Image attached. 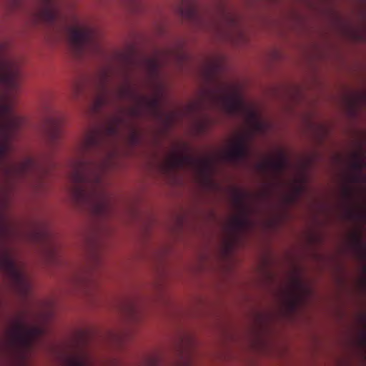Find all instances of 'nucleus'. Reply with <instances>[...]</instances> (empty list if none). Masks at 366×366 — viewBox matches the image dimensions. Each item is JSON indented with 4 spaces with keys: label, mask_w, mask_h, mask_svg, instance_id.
<instances>
[{
    "label": "nucleus",
    "mask_w": 366,
    "mask_h": 366,
    "mask_svg": "<svg viewBox=\"0 0 366 366\" xmlns=\"http://www.w3.org/2000/svg\"><path fill=\"white\" fill-rule=\"evenodd\" d=\"M362 286L363 288L366 287V264L362 265Z\"/></svg>",
    "instance_id": "nucleus-21"
},
{
    "label": "nucleus",
    "mask_w": 366,
    "mask_h": 366,
    "mask_svg": "<svg viewBox=\"0 0 366 366\" xmlns=\"http://www.w3.org/2000/svg\"><path fill=\"white\" fill-rule=\"evenodd\" d=\"M69 46L76 56L83 55L90 47L98 48L95 31L89 27H71L68 30Z\"/></svg>",
    "instance_id": "nucleus-6"
},
{
    "label": "nucleus",
    "mask_w": 366,
    "mask_h": 366,
    "mask_svg": "<svg viewBox=\"0 0 366 366\" xmlns=\"http://www.w3.org/2000/svg\"><path fill=\"white\" fill-rule=\"evenodd\" d=\"M296 197H292V200H294V199H295Z\"/></svg>",
    "instance_id": "nucleus-28"
},
{
    "label": "nucleus",
    "mask_w": 366,
    "mask_h": 366,
    "mask_svg": "<svg viewBox=\"0 0 366 366\" xmlns=\"http://www.w3.org/2000/svg\"><path fill=\"white\" fill-rule=\"evenodd\" d=\"M47 142L51 147H53L58 143L62 134L61 120L51 116L47 119Z\"/></svg>",
    "instance_id": "nucleus-12"
},
{
    "label": "nucleus",
    "mask_w": 366,
    "mask_h": 366,
    "mask_svg": "<svg viewBox=\"0 0 366 366\" xmlns=\"http://www.w3.org/2000/svg\"><path fill=\"white\" fill-rule=\"evenodd\" d=\"M287 166V159L283 154H280L277 159H269L258 165L263 172H271L276 175L282 174Z\"/></svg>",
    "instance_id": "nucleus-13"
},
{
    "label": "nucleus",
    "mask_w": 366,
    "mask_h": 366,
    "mask_svg": "<svg viewBox=\"0 0 366 366\" xmlns=\"http://www.w3.org/2000/svg\"><path fill=\"white\" fill-rule=\"evenodd\" d=\"M362 166H364V165H365V163H364V162H363V161H362Z\"/></svg>",
    "instance_id": "nucleus-27"
},
{
    "label": "nucleus",
    "mask_w": 366,
    "mask_h": 366,
    "mask_svg": "<svg viewBox=\"0 0 366 366\" xmlns=\"http://www.w3.org/2000/svg\"><path fill=\"white\" fill-rule=\"evenodd\" d=\"M118 96L121 99H126L135 97L137 94L129 85H124L119 88Z\"/></svg>",
    "instance_id": "nucleus-17"
},
{
    "label": "nucleus",
    "mask_w": 366,
    "mask_h": 366,
    "mask_svg": "<svg viewBox=\"0 0 366 366\" xmlns=\"http://www.w3.org/2000/svg\"><path fill=\"white\" fill-rule=\"evenodd\" d=\"M357 179L355 176H349L347 177V182L344 184L341 190V195L344 202V207L345 208L347 217L350 218L353 214L350 208V203L352 202L355 197V189L352 183Z\"/></svg>",
    "instance_id": "nucleus-11"
},
{
    "label": "nucleus",
    "mask_w": 366,
    "mask_h": 366,
    "mask_svg": "<svg viewBox=\"0 0 366 366\" xmlns=\"http://www.w3.org/2000/svg\"><path fill=\"white\" fill-rule=\"evenodd\" d=\"M5 228L0 221V269L4 271L16 290L23 296L31 290V284L25 273L16 264L10 250L4 245Z\"/></svg>",
    "instance_id": "nucleus-3"
},
{
    "label": "nucleus",
    "mask_w": 366,
    "mask_h": 366,
    "mask_svg": "<svg viewBox=\"0 0 366 366\" xmlns=\"http://www.w3.org/2000/svg\"><path fill=\"white\" fill-rule=\"evenodd\" d=\"M40 19L45 23L53 25L59 19V11L52 3L49 2L47 5L40 11Z\"/></svg>",
    "instance_id": "nucleus-15"
},
{
    "label": "nucleus",
    "mask_w": 366,
    "mask_h": 366,
    "mask_svg": "<svg viewBox=\"0 0 366 366\" xmlns=\"http://www.w3.org/2000/svg\"><path fill=\"white\" fill-rule=\"evenodd\" d=\"M162 167L167 173L184 168L194 169L202 177L208 179L212 162L209 159H198L189 154L174 152L165 157Z\"/></svg>",
    "instance_id": "nucleus-4"
},
{
    "label": "nucleus",
    "mask_w": 366,
    "mask_h": 366,
    "mask_svg": "<svg viewBox=\"0 0 366 366\" xmlns=\"http://www.w3.org/2000/svg\"><path fill=\"white\" fill-rule=\"evenodd\" d=\"M234 202L239 210V214L232 219L230 225L234 232L241 233L247 230L252 222L248 217V209L244 204V197L239 194H237Z\"/></svg>",
    "instance_id": "nucleus-9"
},
{
    "label": "nucleus",
    "mask_w": 366,
    "mask_h": 366,
    "mask_svg": "<svg viewBox=\"0 0 366 366\" xmlns=\"http://www.w3.org/2000/svg\"><path fill=\"white\" fill-rule=\"evenodd\" d=\"M139 105L131 108V114L134 117H139L141 115V106L144 105L150 110L156 111L159 105V100L157 97L147 98L145 97H138Z\"/></svg>",
    "instance_id": "nucleus-14"
},
{
    "label": "nucleus",
    "mask_w": 366,
    "mask_h": 366,
    "mask_svg": "<svg viewBox=\"0 0 366 366\" xmlns=\"http://www.w3.org/2000/svg\"><path fill=\"white\" fill-rule=\"evenodd\" d=\"M66 366H92V362L84 352L76 354L66 357Z\"/></svg>",
    "instance_id": "nucleus-16"
},
{
    "label": "nucleus",
    "mask_w": 366,
    "mask_h": 366,
    "mask_svg": "<svg viewBox=\"0 0 366 366\" xmlns=\"http://www.w3.org/2000/svg\"><path fill=\"white\" fill-rule=\"evenodd\" d=\"M73 90H74V95L77 96L81 92V84L79 82L75 83V84L74 85Z\"/></svg>",
    "instance_id": "nucleus-22"
},
{
    "label": "nucleus",
    "mask_w": 366,
    "mask_h": 366,
    "mask_svg": "<svg viewBox=\"0 0 366 366\" xmlns=\"http://www.w3.org/2000/svg\"><path fill=\"white\" fill-rule=\"evenodd\" d=\"M362 218L363 220H365L366 219V210L364 207H363L362 212Z\"/></svg>",
    "instance_id": "nucleus-25"
},
{
    "label": "nucleus",
    "mask_w": 366,
    "mask_h": 366,
    "mask_svg": "<svg viewBox=\"0 0 366 366\" xmlns=\"http://www.w3.org/2000/svg\"><path fill=\"white\" fill-rule=\"evenodd\" d=\"M248 156V147L244 139H239L234 146L227 150L224 154V159L234 164H238L244 160Z\"/></svg>",
    "instance_id": "nucleus-10"
},
{
    "label": "nucleus",
    "mask_w": 366,
    "mask_h": 366,
    "mask_svg": "<svg viewBox=\"0 0 366 366\" xmlns=\"http://www.w3.org/2000/svg\"><path fill=\"white\" fill-rule=\"evenodd\" d=\"M302 187L301 185L296 186L295 188V196H298L302 192Z\"/></svg>",
    "instance_id": "nucleus-23"
},
{
    "label": "nucleus",
    "mask_w": 366,
    "mask_h": 366,
    "mask_svg": "<svg viewBox=\"0 0 366 366\" xmlns=\"http://www.w3.org/2000/svg\"><path fill=\"white\" fill-rule=\"evenodd\" d=\"M104 95L101 97H99L97 100V104L98 106H102L107 102V89L106 88V86H104Z\"/></svg>",
    "instance_id": "nucleus-20"
},
{
    "label": "nucleus",
    "mask_w": 366,
    "mask_h": 366,
    "mask_svg": "<svg viewBox=\"0 0 366 366\" xmlns=\"http://www.w3.org/2000/svg\"><path fill=\"white\" fill-rule=\"evenodd\" d=\"M20 79L19 61L0 45V86L4 89L0 97V168L8 174L23 176L37 165L31 158L19 163L9 157L14 150L11 142L24 122L13 109V97L19 89Z\"/></svg>",
    "instance_id": "nucleus-1"
},
{
    "label": "nucleus",
    "mask_w": 366,
    "mask_h": 366,
    "mask_svg": "<svg viewBox=\"0 0 366 366\" xmlns=\"http://www.w3.org/2000/svg\"><path fill=\"white\" fill-rule=\"evenodd\" d=\"M146 62L151 73L154 74L157 71L159 68V62L157 59L149 58L147 59Z\"/></svg>",
    "instance_id": "nucleus-19"
},
{
    "label": "nucleus",
    "mask_w": 366,
    "mask_h": 366,
    "mask_svg": "<svg viewBox=\"0 0 366 366\" xmlns=\"http://www.w3.org/2000/svg\"><path fill=\"white\" fill-rule=\"evenodd\" d=\"M13 342L23 352L32 349L35 342L44 333V330L39 326H29L17 322L11 330Z\"/></svg>",
    "instance_id": "nucleus-5"
},
{
    "label": "nucleus",
    "mask_w": 366,
    "mask_h": 366,
    "mask_svg": "<svg viewBox=\"0 0 366 366\" xmlns=\"http://www.w3.org/2000/svg\"><path fill=\"white\" fill-rule=\"evenodd\" d=\"M118 133V127L116 124H111L105 130L100 128H94L89 131L85 136L82 143V150L88 152L93 149L102 147L107 137L116 136Z\"/></svg>",
    "instance_id": "nucleus-8"
},
{
    "label": "nucleus",
    "mask_w": 366,
    "mask_h": 366,
    "mask_svg": "<svg viewBox=\"0 0 366 366\" xmlns=\"http://www.w3.org/2000/svg\"><path fill=\"white\" fill-rule=\"evenodd\" d=\"M104 168L94 162L81 159L71 176V195L79 207L88 208L94 214L103 215L108 209L103 174Z\"/></svg>",
    "instance_id": "nucleus-2"
},
{
    "label": "nucleus",
    "mask_w": 366,
    "mask_h": 366,
    "mask_svg": "<svg viewBox=\"0 0 366 366\" xmlns=\"http://www.w3.org/2000/svg\"><path fill=\"white\" fill-rule=\"evenodd\" d=\"M354 244L357 247H360L362 261H365L366 244L362 239H360V237L357 234H355L354 237Z\"/></svg>",
    "instance_id": "nucleus-18"
},
{
    "label": "nucleus",
    "mask_w": 366,
    "mask_h": 366,
    "mask_svg": "<svg viewBox=\"0 0 366 366\" xmlns=\"http://www.w3.org/2000/svg\"><path fill=\"white\" fill-rule=\"evenodd\" d=\"M362 344L363 346L366 345V331L363 329L362 332Z\"/></svg>",
    "instance_id": "nucleus-24"
},
{
    "label": "nucleus",
    "mask_w": 366,
    "mask_h": 366,
    "mask_svg": "<svg viewBox=\"0 0 366 366\" xmlns=\"http://www.w3.org/2000/svg\"><path fill=\"white\" fill-rule=\"evenodd\" d=\"M214 98L219 101L225 110L230 115L247 113L251 119L256 118L255 112L249 108L244 99L237 94L232 95L214 94Z\"/></svg>",
    "instance_id": "nucleus-7"
},
{
    "label": "nucleus",
    "mask_w": 366,
    "mask_h": 366,
    "mask_svg": "<svg viewBox=\"0 0 366 366\" xmlns=\"http://www.w3.org/2000/svg\"><path fill=\"white\" fill-rule=\"evenodd\" d=\"M362 321H363V322H364V321H365V320H366V316H365V314H363V315H362Z\"/></svg>",
    "instance_id": "nucleus-26"
}]
</instances>
